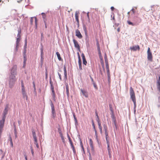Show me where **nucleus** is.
I'll return each mask as SVG.
<instances>
[{"instance_id":"nucleus-7","label":"nucleus","mask_w":160,"mask_h":160,"mask_svg":"<svg viewBox=\"0 0 160 160\" xmlns=\"http://www.w3.org/2000/svg\"><path fill=\"white\" fill-rule=\"evenodd\" d=\"M147 58L148 60L152 61V52L150 51V48H148L147 51Z\"/></svg>"},{"instance_id":"nucleus-24","label":"nucleus","mask_w":160,"mask_h":160,"mask_svg":"<svg viewBox=\"0 0 160 160\" xmlns=\"http://www.w3.org/2000/svg\"><path fill=\"white\" fill-rule=\"evenodd\" d=\"M83 29L84 31L85 35L86 36H87V31L86 27L85 25H83Z\"/></svg>"},{"instance_id":"nucleus-52","label":"nucleus","mask_w":160,"mask_h":160,"mask_svg":"<svg viewBox=\"0 0 160 160\" xmlns=\"http://www.w3.org/2000/svg\"><path fill=\"white\" fill-rule=\"evenodd\" d=\"M107 149L108 150V152H110L111 151V149L110 147V145H108L107 146Z\"/></svg>"},{"instance_id":"nucleus-9","label":"nucleus","mask_w":160,"mask_h":160,"mask_svg":"<svg viewBox=\"0 0 160 160\" xmlns=\"http://www.w3.org/2000/svg\"><path fill=\"white\" fill-rule=\"evenodd\" d=\"M21 91L23 98L26 99V100H27L28 99V96L25 90V89H21Z\"/></svg>"},{"instance_id":"nucleus-36","label":"nucleus","mask_w":160,"mask_h":160,"mask_svg":"<svg viewBox=\"0 0 160 160\" xmlns=\"http://www.w3.org/2000/svg\"><path fill=\"white\" fill-rule=\"evenodd\" d=\"M96 115L97 116L96 120L97 122L100 121L99 116L98 115V113H97V111L95 112Z\"/></svg>"},{"instance_id":"nucleus-34","label":"nucleus","mask_w":160,"mask_h":160,"mask_svg":"<svg viewBox=\"0 0 160 160\" xmlns=\"http://www.w3.org/2000/svg\"><path fill=\"white\" fill-rule=\"evenodd\" d=\"M136 103H134V114H135L136 111Z\"/></svg>"},{"instance_id":"nucleus-29","label":"nucleus","mask_w":160,"mask_h":160,"mask_svg":"<svg viewBox=\"0 0 160 160\" xmlns=\"http://www.w3.org/2000/svg\"><path fill=\"white\" fill-rule=\"evenodd\" d=\"M157 87L158 91L160 92V81H159L157 82Z\"/></svg>"},{"instance_id":"nucleus-31","label":"nucleus","mask_w":160,"mask_h":160,"mask_svg":"<svg viewBox=\"0 0 160 160\" xmlns=\"http://www.w3.org/2000/svg\"><path fill=\"white\" fill-rule=\"evenodd\" d=\"M20 40V38L18 37L17 38V40L16 42V45L17 46H18L19 44V42Z\"/></svg>"},{"instance_id":"nucleus-21","label":"nucleus","mask_w":160,"mask_h":160,"mask_svg":"<svg viewBox=\"0 0 160 160\" xmlns=\"http://www.w3.org/2000/svg\"><path fill=\"white\" fill-rule=\"evenodd\" d=\"M97 122H98V128L100 130V133L101 134H102V126L101 125V123L100 122V121H98Z\"/></svg>"},{"instance_id":"nucleus-8","label":"nucleus","mask_w":160,"mask_h":160,"mask_svg":"<svg viewBox=\"0 0 160 160\" xmlns=\"http://www.w3.org/2000/svg\"><path fill=\"white\" fill-rule=\"evenodd\" d=\"M50 105L51 108L53 118H54L56 116L55 110L54 108V105L52 101H51Z\"/></svg>"},{"instance_id":"nucleus-14","label":"nucleus","mask_w":160,"mask_h":160,"mask_svg":"<svg viewBox=\"0 0 160 160\" xmlns=\"http://www.w3.org/2000/svg\"><path fill=\"white\" fill-rule=\"evenodd\" d=\"M112 120L113 123L112 124H114V128L115 127L116 129H117V126L116 125V120L115 117L113 115H112Z\"/></svg>"},{"instance_id":"nucleus-11","label":"nucleus","mask_w":160,"mask_h":160,"mask_svg":"<svg viewBox=\"0 0 160 160\" xmlns=\"http://www.w3.org/2000/svg\"><path fill=\"white\" fill-rule=\"evenodd\" d=\"M76 36L77 37L81 39L82 36L80 32L78 29H77L75 31Z\"/></svg>"},{"instance_id":"nucleus-58","label":"nucleus","mask_w":160,"mask_h":160,"mask_svg":"<svg viewBox=\"0 0 160 160\" xmlns=\"http://www.w3.org/2000/svg\"><path fill=\"white\" fill-rule=\"evenodd\" d=\"M106 140L107 142V146L109 145V140L108 139H106Z\"/></svg>"},{"instance_id":"nucleus-23","label":"nucleus","mask_w":160,"mask_h":160,"mask_svg":"<svg viewBox=\"0 0 160 160\" xmlns=\"http://www.w3.org/2000/svg\"><path fill=\"white\" fill-rule=\"evenodd\" d=\"M50 84L51 88V89L52 91L54 90V87H53V82L52 81L51 78H50Z\"/></svg>"},{"instance_id":"nucleus-26","label":"nucleus","mask_w":160,"mask_h":160,"mask_svg":"<svg viewBox=\"0 0 160 160\" xmlns=\"http://www.w3.org/2000/svg\"><path fill=\"white\" fill-rule=\"evenodd\" d=\"M56 55H57V57L58 58V59L59 61L62 60V59L60 57V55L59 54V52H57L56 53Z\"/></svg>"},{"instance_id":"nucleus-46","label":"nucleus","mask_w":160,"mask_h":160,"mask_svg":"<svg viewBox=\"0 0 160 160\" xmlns=\"http://www.w3.org/2000/svg\"><path fill=\"white\" fill-rule=\"evenodd\" d=\"M34 141V144H36V147L38 148L39 147V145H38V143L37 140L36 141Z\"/></svg>"},{"instance_id":"nucleus-2","label":"nucleus","mask_w":160,"mask_h":160,"mask_svg":"<svg viewBox=\"0 0 160 160\" xmlns=\"http://www.w3.org/2000/svg\"><path fill=\"white\" fill-rule=\"evenodd\" d=\"M130 98L133 102V103H136L134 92L132 87H131L130 88Z\"/></svg>"},{"instance_id":"nucleus-30","label":"nucleus","mask_w":160,"mask_h":160,"mask_svg":"<svg viewBox=\"0 0 160 160\" xmlns=\"http://www.w3.org/2000/svg\"><path fill=\"white\" fill-rule=\"evenodd\" d=\"M66 93L68 97L69 96V88L68 86H66Z\"/></svg>"},{"instance_id":"nucleus-32","label":"nucleus","mask_w":160,"mask_h":160,"mask_svg":"<svg viewBox=\"0 0 160 160\" xmlns=\"http://www.w3.org/2000/svg\"><path fill=\"white\" fill-rule=\"evenodd\" d=\"M21 30L20 29L18 30V34L17 35V37L18 38H21Z\"/></svg>"},{"instance_id":"nucleus-19","label":"nucleus","mask_w":160,"mask_h":160,"mask_svg":"<svg viewBox=\"0 0 160 160\" xmlns=\"http://www.w3.org/2000/svg\"><path fill=\"white\" fill-rule=\"evenodd\" d=\"M81 92H82V94L83 96H84L85 97L88 98V95L87 92L82 89H81Z\"/></svg>"},{"instance_id":"nucleus-3","label":"nucleus","mask_w":160,"mask_h":160,"mask_svg":"<svg viewBox=\"0 0 160 160\" xmlns=\"http://www.w3.org/2000/svg\"><path fill=\"white\" fill-rule=\"evenodd\" d=\"M10 73L9 76H16L17 75V66L16 65H14L12 68L10 69Z\"/></svg>"},{"instance_id":"nucleus-47","label":"nucleus","mask_w":160,"mask_h":160,"mask_svg":"<svg viewBox=\"0 0 160 160\" xmlns=\"http://www.w3.org/2000/svg\"><path fill=\"white\" fill-rule=\"evenodd\" d=\"M74 120L75 121V126H76L78 125V122H77V118H74Z\"/></svg>"},{"instance_id":"nucleus-64","label":"nucleus","mask_w":160,"mask_h":160,"mask_svg":"<svg viewBox=\"0 0 160 160\" xmlns=\"http://www.w3.org/2000/svg\"><path fill=\"white\" fill-rule=\"evenodd\" d=\"M24 156L25 157V160H28L27 157V156L26 154H24Z\"/></svg>"},{"instance_id":"nucleus-16","label":"nucleus","mask_w":160,"mask_h":160,"mask_svg":"<svg viewBox=\"0 0 160 160\" xmlns=\"http://www.w3.org/2000/svg\"><path fill=\"white\" fill-rule=\"evenodd\" d=\"M63 70L64 72V79L65 80H66L67 79V75L66 67L65 65H64L63 66Z\"/></svg>"},{"instance_id":"nucleus-25","label":"nucleus","mask_w":160,"mask_h":160,"mask_svg":"<svg viewBox=\"0 0 160 160\" xmlns=\"http://www.w3.org/2000/svg\"><path fill=\"white\" fill-rule=\"evenodd\" d=\"M52 97L53 100L54 102H56L55 95V92L54 90L52 91Z\"/></svg>"},{"instance_id":"nucleus-5","label":"nucleus","mask_w":160,"mask_h":160,"mask_svg":"<svg viewBox=\"0 0 160 160\" xmlns=\"http://www.w3.org/2000/svg\"><path fill=\"white\" fill-rule=\"evenodd\" d=\"M8 108H9V105L8 104H7L5 107V108L4 109V110L3 111V112L2 113V118H6V115L8 113Z\"/></svg>"},{"instance_id":"nucleus-17","label":"nucleus","mask_w":160,"mask_h":160,"mask_svg":"<svg viewBox=\"0 0 160 160\" xmlns=\"http://www.w3.org/2000/svg\"><path fill=\"white\" fill-rule=\"evenodd\" d=\"M81 56L82 57L83 60V64H84L85 65H86L87 62L86 59V58L84 54L83 53H82L81 55Z\"/></svg>"},{"instance_id":"nucleus-53","label":"nucleus","mask_w":160,"mask_h":160,"mask_svg":"<svg viewBox=\"0 0 160 160\" xmlns=\"http://www.w3.org/2000/svg\"><path fill=\"white\" fill-rule=\"evenodd\" d=\"M31 151L32 154V155L33 156L34 155V154L33 150L32 147H31Z\"/></svg>"},{"instance_id":"nucleus-60","label":"nucleus","mask_w":160,"mask_h":160,"mask_svg":"<svg viewBox=\"0 0 160 160\" xmlns=\"http://www.w3.org/2000/svg\"><path fill=\"white\" fill-rule=\"evenodd\" d=\"M90 79H91V81H92V83H93L95 82H94V81H93V79L92 78V77L91 76H90Z\"/></svg>"},{"instance_id":"nucleus-54","label":"nucleus","mask_w":160,"mask_h":160,"mask_svg":"<svg viewBox=\"0 0 160 160\" xmlns=\"http://www.w3.org/2000/svg\"><path fill=\"white\" fill-rule=\"evenodd\" d=\"M58 74L59 76V79H60V81H61L62 80V78H61V74L59 73V72L58 73Z\"/></svg>"},{"instance_id":"nucleus-44","label":"nucleus","mask_w":160,"mask_h":160,"mask_svg":"<svg viewBox=\"0 0 160 160\" xmlns=\"http://www.w3.org/2000/svg\"><path fill=\"white\" fill-rule=\"evenodd\" d=\"M41 14L42 15V18L44 19V20H45V19L46 17L45 13L43 12H42V13Z\"/></svg>"},{"instance_id":"nucleus-63","label":"nucleus","mask_w":160,"mask_h":160,"mask_svg":"<svg viewBox=\"0 0 160 160\" xmlns=\"http://www.w3.org/2000/svg\"><path fill=\"white\" fill-rule=\"evenodd\" d=\"M96 44H97V47H100L99 44V42H98V41H97Z\"/></svg>"},{"instance_id":"nucleus-18","label":"nucleus","mask_w":160,"mask_h":160,"mask_svg":"<svg viewBox=\"0 0 160 160\" xmlns=\"http://www.w3.org/2000/svg\"><path fill=\"white\" fill-rule=\"evenodd\" d=\"M32 135H33V137L34 139V141H36V140H37L36 134L35 131L34 130H32Z\"/></svg>"},{"instance_id":"nucleus-33","label":"nucleus","mask_w":160,"mask_h":160,"mask_svg":"<svg viewBox=\"0 0 160 160\" xmlns=\"http://www.w3.org/2000/svg\"><path fill=\"white\" fill-rule=\"evenodd\" d=\"M127 22L128 23V24L129 25H132V26H135V24L134 22H130V21H127Z\"/></svg>"},{"instance_id":"nucleus-15","label":"nucleus","mask_w":160,"mask_h":160,"mask_svg":"<svg viewBox=\"0 0 160 160\" xmlns=\"http://www.w3.org/2000/svg\"><path fill=\"white\" fill-rule=\"evenodd\" d=\"M79 12H78L77 11L75 13V19L77 22V24L78 25H79V19H78V14H79Z\"/></svg>"},{"instance_id":"nucleus-10","label":"nucleus","mask_w":160,"mask_h":160,"mask_svg":"<svg viewBox=\"0 0 160 160\" xmlns=\"http://www.w3.org/2000/svg\"><path fill=\"white\" fill-rule=\"evenodd\" d=\"M73 42L75 47L80 50V47L78 42L74 39H73Z\"/></svg>"},{"instance_id":"nucleus-56","label":"nucleus","mask_w":160,"mask_h":160,"mask_svg":"<svg viewBox=\"0 0 160 160\" xmlns=\"http://www.w3.org/2000/svg\"><path fill=\"white\" fill-rule=\"evenodd\" d=\"M32 84H33V88H34V90L35 91L36 90V88H35V82H32Z\"/></svg>"},{"instance_id":"nucleus-28","label":"nucleus","mask_w":160,"mask_h":160,"mask_svg":"<svg viewBox=\"0 0 160 160\" xmlns=\"http://www.w3.org/2000/svg\"><path fill=\"white\" fill-rule=\"evenodd\" d=\"M109 109L110 110V111L112 113V115H113V110L112 108V105L111 104H109Z\"/></svg>"},{"instance_id":"nucleus-20","label":"nucleus","mask_w":160,"mask_h":160,"mask_svg":"<svg viewBox=\"0 0 160 160\" xmlns=\"http://www.w3.org/2000/svg\"><path fill=\"white\" fill-rule=\"evenodd\" d=\"M89 144L91 148V150L93 151L94 147L93 145V142L91 139H89Z\"/></svg>"},{"instance_id":"nucleus-39","label":"nucleus","mask_w":160,"mask_h":160,"mask_svg":"<svg viewBox=\"0 0 160 160\" xmlns=\"http://www.w3.org/2000/svg\"><path fill=\"white\" fill-rule=\"evenodd\" d=\"M108 75V80L109 83V84L111 82L110 74V75Z\"/></svg>"},{"instance_id":"nucleus-41","label":"nucleus","mask_w":160,"mask_h":160,"mask_svg":"<svg viewBox=\"0 0 160 160\" xmlns=\"http://www.w3.org/2000/svg\"><path fill=\"white\" fill-rule=\"evenodd\" d=\"M105 135L106 139H108V131H105Z\"/></svg>"},{"instance_id":"nucleus-62","label":"nucleus","mask_w":160,"mask_h":160,"mask_svg":"<svg viewBox=\"0 0 160 160\" xmlns=\"http://www.w3.org/2000/svg\"><path fill=\"white\" fill-rule=\"evenodd\" d=\"M27 61V58H24V61H23V63L24 64H25L26 61Z\"/></svg>"},{"instance_id":"nucleus-35","label":"nucleus","mask_w":160,"mask_h":160,"mask_svg":"<svg viewBox=\"0 0 160 160\" xmlns=\"http://www.w3.org/2000/svg\"><path fill=\"white\" fill-rule=\"evenodd\" d=\"M103 125V129L105 131H108L107 125L106 124H104Z\"/></svg>"},{"instance_id":"nucleus-38","label":"nucleus","mask_w":160,"mask_h":160,"mask_svg":"<svg viewBox=\"0 0 160 160\" xmlns=\"http://www.w3.org/2000/svg\"><path fill=\"white\" fill-rule=\"evenodd\" d=\"M58 132H59V134H60V137L61 136H63L61 130V129H60V128H58Z\"/></svg>"},{"instance_id":"nucleus-55","label":"nucleus","mask_w":160,"mask_h":160,"mask_svg":"<svg viewBox=\"0 0 160 160\" xmlns=\"http://www.w3.org/2000/svg\"><path fill=\"white\" fill-rule=\"evenodd\" d=\"M61 139H62V142H65V140H64V137H63V136H61Z\"/></svg>"},{"instance_id":"nucleus-49","label":"nucleus","mask_w":160,"mask_h":160,"mask_svg":"<svg viewBox=\"0 0 160 160\" xmlns=\"http://www.w3.org/2000/svg\"><path fill=\"white\" fill-rule=\"evenodd\" d=\"M93 86L94 87V88L96 89H98V87H97V85H96V84L95 83H93Z\"/></svg>"},{"instance_id":"nucleus-42","label":"nucleus","mask_w":160,"mask_h":160,"mask_svg":"<svg viewBox=\"0 0 160 160\" xmlns=\"http://www.w3.org/2000/svg\"><path fill=\"white\" fill-rule=\"evenodd\" d=\"M41 58H42V56H43V48H42L41 49Z\"/></svg>"},{"instance_id":"nucleus-1","label":"nucleus","mask_w":160,"mask_h":160,"mask_svg":"<svg viewBox=\"0 0 160 160\" xmlns=\"http://www.w3.org/2000/svg\"><path fill=\"white\" fill-rule=\"evenodd\" d=\"M17 79L18 78L15 76H9L8 82L10 88H12L13 87Z\"/></svg>"},{"instance_id":"nucleus-4","label":"nucleus","mask_w":160,"mask_h":160,"mask_svg":"<svg viewBox=\"0 0 160 160\" xmlns=\"http://www.w3.org/2000/svg\"><path fill=\"white\" fill-rule=\"evenodd\" d=\"M134 23L135 24V25H138L141 22V19L137 16H135L133 19Z\"/></svg>"},{"instance_id":"nucleus-57","label":"nucleus","mask_w":160,"mask_h":160,"mask_svg":"<svg viewBox=\"0 0 160 160\" xmlns=\"http://www.w3.org/2000/svg\"><path fill=\"white\" fill-rule=\"evenodd\" d=\"M27 44V40H26V39L25 41V44H24V47L25 49L26 48Z\"/></svg>"},{"instance_id":"nucleus-51","label":"nucleus","mask_w":160,"mask_h":160,"mask_svg":"<svg viewBox=\"0 0 160 160\" xmlns=\"http://www.w3.org/2000/svg\"><path fill=\"white\" fill-rule=\"evenodd\" d=\"M33 20V17L31 18L30 21V23L31 24H32Z\"/></svg>"},{"instance_id":"nucleus-13","label":"nucleus","mask_w":160,"mask_h":160,"mask_svg":"<svg viewBox=\"0 0 160 160\" xmlns=\"http://www.w3.org/2000/svg\"><path fill=\"white\" fill-rule=\"evenodd\" d=\"M130 49L131 50L133 51H136L137 50H139L140 49L139 46L138 45L133 46L132 47H131Z\"/></svg>"},{"instance_id":"nucleus-12","label":"nucleus","mask_w":160,"mask_h":160,"mask_svg":"<svg viewBox=\"0 0 160 160\" xmlns=\"http://www.w3.org/2000/svg\"><path fill=\"white\" fill-rule=\"evenodd\" d=\"M105 62L106 63V68L107 70V75H110L109 65L108 64V62L106 59H105Z\"/></svg>"},{"instance_id":"nucleus-50","label":"nucleus","mask_w":160,"mask_h":160,"mask_svg":"<svg viewBox=\"0 0 160 160\" xmlns=\"http://www.w3.org/2000/svg\"><path fill=\"white\" fill-rule=\"evenodd\" d=\"M87 16L88 18V22H90V18H89V12H88L87 13Z\"/></svg>"},{"instance_id":"nucleus-48","label":"nucleus","mask_w":160,"mask_h":160,"mask_svg":"<svg viewBox=\"0 0 160 160\" xmlns=\"http://www.w3.org/2000/svg\"><path fill=\"white\" fill-rule=\"evenodd\" d=\"M92 125L93 127V129H94L95 128V126L94 125V122L93 120H92Z\"/></svg>"},{"instance_id":"nucleus-27","label":"nucleus","mask_w":160,"mask_h":160,"mask_svg":"<svg viewBox=\"0 0 160 160\" xmlns=\"http://www.w3.org/2000/svg\"><path fill=\"white\" fill-rule=\"evenodd\" d=\"M67 136H68V139L69 140V142L70 143V145H71V146H72V145H73L71 139L68 134H67Z\"/></svg>"},{"instance_id":"nucleus-59","label":"nucleus","mask_w":160,"mask_h":160,"mask_svg":"<svg viewBox=\"0 0 160 160\" xmlns=\"http://www.w3.org/2000/svg\"><path fill=\"white\" fill-rule=\"evenodd\" d=\"M18 46H17V45H16V48H15V52H16L18 51Z\"/></svg>"},{"instance_id":"nucleus-37","label":"nucleus","mask_w":160,"mask_h":160,"mask_svg":"<svg viewBox=\"0 0 160 160\" xmlns=\"http://www.w3.org/2000/svg\"><path fill=\"white\" fill-rule=\"evenodd\" d=\"M35 18V27L36 28H37V19L36 17H34Z\"/></svg>"},{"instance_id":"nucleus-40","label":"nucleus","mask_w":160,"mask_h":160,"mask_svg":"<svg viewBox=\"0 0 160 160\" xmlns=\"http://www.w3.org/2000/svg\"><path fill=\"white\" fill-rule=\"evenodd\" d=\"M21 89H25V88L24 86V84L23 81L22 80L21 82Z\"/></svg>"},{"instance_id":"nucleus-6","label":"nucleus","mask_w":160,"mask_h":160,"mask_svg":"<svg viewBox=\"0 0 160 160\" xmlns=\"http://www.w3.org/2000/svg\"><path fill=\"white\" fill-rule=\"evenodd\" d=\"M5 119V118H2V119L0 120V133H2V132Z\"/></svg>"},{"instance_id":"nucleus-22","label":"nucleus","mask_w":160,"mask_h":160,"mask_svg":"<svg viewBox=\"0 0 160 160\" xmlns=\"http://www.w3.org/2000/svg\"><path fill=\"white\" fill-rule=\"evenodd\" d=\"M78 62L79 66V68L80 70H82V61L81 58H79V59H78Z\"/></svg>"},{"instance_id":"nucleus-45","label":"nucleus","mask_w":160,"mask_h":160,"mask_svg":"<svg viewBox=\"0 0 160 160\" xmlns=\"http://www.w3.org/2000/svg\"><path fill=\"white\" fill-rule=\"evenodd\" d=\"M14 133L15 137L16 138H17L18 136H17V135L16 130L15 128L14 129Z\"/></svg>"},{"instance_id":"nucleus-43","label":"nucleus","mask_w":160,"mask_h":160,"mask_svg":"<svg viewBox=\"0 0 160 160\" xmlns=\"http://www.w3.org/2000/svg\"><path fill=\"white\" fill-rule=\"evenodd\" d=\"M26 50L25 49V50L23 52V56L24 58H26L27 56H26Z\"/></svg>"},{"instance_id":"nucleus-61","label":"nucleus","mask_w":160,"mask_h":160,"mask_svg":"<svg viewBox=\"0 0 160 160\" xmlns=\"http://www.w3.org/2000/svg\"><path fill=\"white\" fill-rule=\"evenodd\" d=\"M8 140L10 142L11 141H12V139L11 137L10 136V135L9 136V138L8 139Z\"/></svg>"}]
</instances>
